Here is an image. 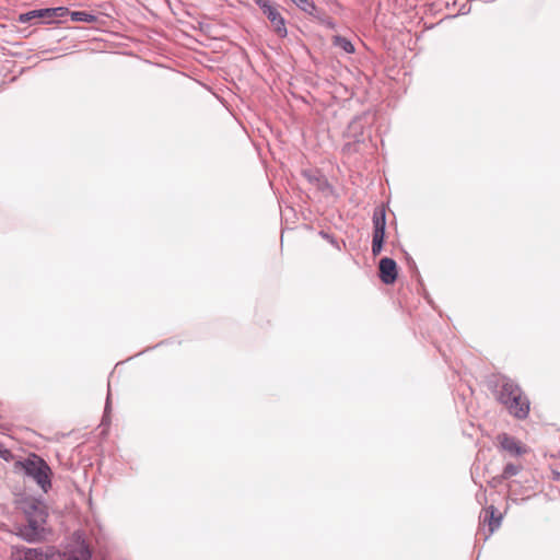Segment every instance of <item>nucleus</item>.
Returning a JSON list of instances; mask_svg holds the SVG:
<instances>
[{
	"label": "nucleus",
	"mask_w": 560,
	"mask_h": 560,
	"mask_svg": "<svg viewBox=\"0 0 560 560\" xmlns=\"http://www.w3.org/2000/svg\"><path fill=\"white\" fill-rule=\"evenodd\" d=\"M16 508L24 514L27 524L16 526L15 534L30 542L39 540L47 517L45 506L33 497H23L16 501Z\"/></svg>",
	"instance_id": "1"
},
{
	"label": "nucleus",
	"mask_w": 560,
	"mask_h": 560,
	"mask_svg": "<svg viewBox=\"0 0 560 560\" xmlns=\"http://www.w3.org/2000/svg\"><path fill=\"white\" fill-rule=\"evenodd\" d=\"M498 399L508 408L510 413L518 419H524L529 412V401L520 386L508 377H502L499 383Z\"/></svg>",
	"instance_id": "2"
},
{
	"label": "nucleus",
	"mask_w": 560,
	"mask_h": 560,
	"mask_svg": "<svg viewBox=\"0 0 560 560\" xmlns=\"http://www.w3.org/2000/svg\"><path fill=\"white\" fill-rule=\"evenodd\" d=\"M24 472L32 477L36 483L46 492L50 487V469L44 459L37 455H31L25 460L16 463Z\"/></svg>",
	"instance_id": "3"
},
{
	"label": "nucleus",
	"mask_w": 560,
	"mask_h": 560,
	"mask_svg": "<svg viewBox=\"0 0 560 560\" xmlns=\"http://www.w3.org/2000/svg\"><path fill=\"white\" fill-rule=\"evenodd\" d=\"M255 3L262 10L264 14L270 21L271 26L279 37H285L288 34L284 19L279 12L278 8L269 0H254Z\"/></svg>",
	"instance_id": "4"
},
{
	"label": "nucleus",
	"mask_w": 560,
	"mask_h": 560,
	"mask_svg": "<svg viewBox=\"0 0 560 560\" xmlns=\"http://www.w3.org/2000/svg\"><path fill=\"white\" fill-rule=\"evenodd\" d=\"M385 225H386V215L385 210L378 208L373 213V241H372V253L374 256H377L383 247V242L385 238Z\"/></svg>",
	"instance_id": "5"
},
{
	"label": "nucleus",
	"mask_w": 560,
	"mask_h": 560,
	"mask_svg": "<svg viewBox=\"0 0 560 560\" xmlns=\"http://www.w3.org/2000/svg\"><path fill=\"white\" fill-rule=\"evenodd\" d=\"M69 13L67 8L58 7V8H47V9H39V10H33L26 13H21L18 18V21L20 23H30L33 20L36 19H44V20H51L56 18H63Z\"/></svg>",
	"instance_id": "6"
},
{
	"label": "nucleus",
	"mask_w": 560,
	"mask_h": 560,
	"mask_svg": "<svg viewBox=\"0 0 560 560\" xmlns=\"http://www.w3.org/2000/svg\"><path fill=\"white\" fill-rule=\"evenodd\" d=\"M497 443L501 450L510 453L513 456H522L528 453V448L525 444L509 435L508 433H500L497 436Z\"/></svg>",
	"instance_id": "7"
},
{
	"label": "nucleus",
	"mask_w": 560,
	"mask_h": 560,
	"mask_svg": "<svg viewBox=\"0 0 560 560\" xmlns=\"http://www.w3.org/2000/svg\"><path fill=\"white\" fill-rule=\"evenodd\" d=\"M380 278L385 284H392L397 279V265L392 258L384 257L380 261Z\"/></svg>",
	"instance_id": "8"
},
{
	"label": "nucleus",
	"mask_w": 560,
	"mask_h": 560,
	"mask_svg": "<svg viewBox=\"0 0 560 560\" xmlns=\"http://www.w3.org/2000/svg\"><path fill=\"white\" fill-rule=\"evenodd\" d=\"M481 518L482 524L489 527L488 534L486 535V538H488L500 527L502 515L493 505H490L482 511Z\"/></svg>",
	"instance_id": "9"
},
{
	"label": "nucleus",
	"mask_w": 560,
	"mask_h": 560,
	"mask_svg": "<svg viewBox=\"0 0 560 560\" xmlns=\"http://www.w3.org/2000/svg\"><path fill=\"white\" fill-rule=\"evenodd\" d=\"M72 21L93 23L96 16L84 11H73L70 13Z\"/></svg>",
	"instance_id": "10"
},
{
	"label": "nucleus",
	"mask_w": 560,
	"mask_h": 560,
	"mask_svg": "<svg viewBox=\"0 0 560 560\" xmlns=\"http://www.w3.org/2000/svg\"><path fill=\"white\" fill-rule=\"evenodd\" d=\"M334 43L336 46L340 47L342 50H345L348 54H352L354 51V47L351 44V42L345 37L337 36V37H335Z\"/></svg>",
	"instance_id": "11"
},
{
	"label": "nucleus",
	"mask_w": 560,
	"mask_h": 560,
	"mask_svg": "<svg viewBox=\"0 0 560 560\" xmlns=\"http://www.w3.org/2000/svg\"><path fill=\"white\" fill-rule=\"evenodd\" d=\"M521 466L514 464H508L501 475L502 479H509L515 475H517L521 470Z\"/></svg>",
	"instance_id": "12"
},
{
	"label": "nucleus",
	"mask_w": 560,
	"mask_h": 560,
	"mask_svg": "<svg viewBox=\"0 0 560 560\" xmlns=\"http://www.w3.org/2000/svg\"><path fill=\"white\" fill-rule=\"evenodd\" d=\"M24 560H43V552L35 548L24 547Z\"/></svg>",
	"instance_id": "13"
},
{
	"label": "nucleus",
	"mask_w": 560,
	"mask_h": 560,
	"mask_svg": "<svg viewBox=\"0 0 560 560\" xmlns=\"http://www.w3.org/2000/svg\"><path fill=\"white\" fill-rule=\"evenodd\" d=\"M11 560H24V547H12Z\"/></svg>",
	"instance_id": "14"
},
{
	"label": "nucleus",
	"mask_w": 560,
	"mask_h": 560,
	"mask_svg": "<svg viewBox=\"0 0 560 560\" xmlns=\"http://www.w3.org/2000/svg\"><path fill=\"white\" fill-rule=\"evenodd\" d=\"M293 3H295L296 5L303 8L304 4L307 3V0H291Z\"/></svg>",
	"instance_id": "15"
}]
</instances>
